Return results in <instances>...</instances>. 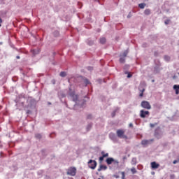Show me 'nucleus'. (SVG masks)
<instances>
[{
  "instance_id": "1",
  "label": "nucleus",
  "mask_w": 179,
  "mask_h": 179,
  "mask_svg": "<svg viewBox=\"0 0 179 179\" xmlns=\"http://www.w3.org/2000/svg\"><path fill=\"white\" fill-rule=\"evenodd\" d=\"M116 134L119 138H122L125 140L128 139V136L125 134L124 129H117L116 131Z\"/></svg>"
},
{
  "instance_id": "2",
  "label": "nucleus",
  "mask_w": 179,
  "mask_h": 179,
  "mask_svg": "<svg viewBox=\"0 0 179 179\" xmlns=\"http://www.w3.org/2000/svg\"><path fill=\"white\" fill-rule=\"evenodd\" d=\"M76 173L77 169L76 167H69L66 172V174L71 176H76Z\"/></svg>"
},
{
  "instance_id": "3",
  "label": "nucleus",
  "mask_w": 179,
  "mask_h": 179,
  "mask_svg": "<svg viewBox=\"0 0 179 179\" xmlns=\"http://www.w3.org/2000/svg\"><path fill=\"white\" fill-rule=\"evenodd\" d=\"M88 166H89V168H90L91 169L94 170V169L96 168V166H97V162H96V161L93 160V159H90V160L88 162Z\"/></svg>"
},
{
  "instance_id": "4",
  "label": "nucleus",
  "mask_w": 179,
  "mask_h": 179,
  "mask_svg": "<svg viewBox=\"0 0 179 179\" xmlns=\"http://www.w3.org/2000/svg\"><path fill=\"white\" fill-rule=\"evenodd\" d=\"M141 107L146 110H150L152 108L150 103L148 101H143L141 102Z\"/></svg>"
},
{
  "instance_id": "5",
  "label": "nucleus",
  "mask_w": 179,
  "mask_h": 179,
  "mask_svg": "<svg viewBox=\"0 0 179 179\" xmlns=\"http://www.w3.org/2000/svg\"><path fill=\"white\" fill-rule=\"evenodd\" d=\"M146 115L149 116V111L148 110L145 111L143 110H141L140 111V117L141 118H145Z\"/></svg>"
},
{
  "instance_id": "6",
  "label": "nucleus",
  "mask_w": 179,
  "mask_h": 179,
  "mask_svg": "<svg viewBox=\"0 0 179 179\" xmlns=\"http://www.w3.org/2000/svg\"><path fill=\"white\" fill-rule=\"evenodd\" d=\"M155 140L154 139H150V140H143L141 141V145H148L150 144L151 143H153Z\"/></svg>"
},
{
  "instance_id": "7",
  "label": "nucleus",
  "mask_w": 179,
  "mask_h": 179,
  "mask_svg": "<svg viewBox=\"0 0 179 179\" xmlns=\"http://www.w3.org/2000/svg\"><path fill=\"white\" fill-rule=\"evenodd\" d=\"M101 155H102V156L99 157L100 162H102L104 160V158L109 157V154L108 153L105 154V152L103 151L101 152Z\"/></svg>"
},
{
  "instance_id": "8",
  "label": "nucleus",
  "mask_w": 179,
  "mask_h": 179,
  "mask_svg": "<svg viewBox=\"0 0 179 179\" xmlns=\"http://www.w3.org/2000/svg\"><path fill=\"white\" fill-rule=\"evenodd\" d=\"M138 90L141 92V94H139V96L143 97V92H145V87L143 86V85H141L140 87H138Z\"/></svg>"
},
{
  "instance_id": "9",
  "label": "nucleus",
  "mask_w": 179,
  "mask_h": 179,
  "mask_svg": "<svg viewBox=\"0 0 179 179\" xmlns=\"http://www.w3.org/2000/svg\"><path fill=\"white\" fill-rule=\"evenodd\" d=\"M159 166H160V164H159L156 162H151V168L152 169H159Z\"/></svg>"
},
{
  "instance_id": "10",
  "label": "nucleus",
  "mask_w": 179,
  "mask_h": 179,
  "mask_svg": "<svg viewBox=\"0 0 179 179\" xmlns=\"http://www.w3.org/2000/svg\"><path fill=\"white\" fill-rule=\"evenodd\" d=\"M69 95L73 99V101H77L78 100V96L76 95L74 92L70 93Z\"/></svg>"
},
{
  "instance_id": "11",
  "label": "nucleus",
  "mask_w": 179,
  "mask_h": 179,
  "mask_svg": "<svg viewBox=\"0 0 179 179\" xmlns=\"http://www.w3.org/2000/svg\"><path fill=\"white\" fill-rule=\"evenodd\" d=\"M115 162V159L113 157H108L106 159V164L108 165H111Z\"/></svg>"
},
{
  "instance_id": "12",
  "label": "nucleus",
  "mask_w": 179,
  "mask_h": 179,
  "mask_svg": "<svg viewBox=\"0 0 179 179\" xmlns=\"http://www.w3.org/2000/svg\"><path fill=\"white\" fill-rule=\"evenodd\" d=\"M113 164L115 168L118 169L119 168V165H120V162L117 159H114Z\"/></svg>"
},
{
  "instance_id": "13",
  "label": "nucleus",
  "mask_w": 179,
  "mask_h": 179,
  "mask_svg": "<svg viewBox=\"0 0 179 179\" xmlns=\"http://www.w3.org/2000/svg\"><path fill=\"white\" fill-rule=\"evenodd\" d=\"M173 90L176 91V94H179V85H173Z\"/></svg>"
},
{
  "instance_id": "14",
  "label": "nucleus",
  "mask_w": 179,
  "mask_h": 179,
  "mask_svg": "<svg viewBox=\"0 0 179 179\" xmlns=\"http://www.w3.org/2000/svg\"><path fill=\"white\" fill-rule=\"evenodd\" d=\"M108 166L106 165H100L99 168L98 169V171L100 172L102 170H107Z\"/></svg>"
},
{
  "instance_id": "15",
  "label": "nucleus",
  "mask_w": 179,
  "mask_h": 179,
  "mask_svg": "<svg viewBox=\"0 0 179 179\" xmlns=\"http://www.w3.org/2000/svg\"><path fill=\"white\" fill-rule=\"evenodd\" d=\"M145 6H146V3H139V4H138V7H139L140 8H141V9L145 8Z\"/></svg>"
},
{
  "instance_id": "16",
  "label": "nucleus",
  "mask_w": 179,
  "mask_h": 179,
  "mask_svg": "<svg viewBox=\"0 0 179 179\" xmlns=\"http://www.w3.org/2000/svg\"><path fill=\"white\" fill-rule=\"evenodd\" d=\"M59 76L62 78H65L66 76V73L65 71H62L59 73Z\"/></svg>"
},
{
  "instance_id": "17",
  "label": "nucleus",
  "mask_w": 179,
  "mask_h": 179,
  "mask_svg": "<svg viewBox=\"0 0 179 179\" xmlns=\"http://www.w3.org/2000/svg\"><path fill=\"white\" fill-rule=\"evenodd\" d=\"M101 44H105L106 43V38H101L100 39Z\"/></svg>"
},
{
  "instance_id": "18",
  "label": "nucleus",
  "mask_w": 179,
  "mask_h": 179,
  "mask_svg": "<svg viewBox=\"0 0 179 179\" xmlns=\"http://www.w3.org/2000/svg\"><path fill=\"white\" fill-rule=\"evenodd\" d=\"M144 14L146 15H149L150 14V9H145L144 11Z\"/></svg>"
},
{
  "instance_id": "19",
  "label": "nucleus",
  "mask_w": 179,
  "mask_h": 179,
  "mask_svg": "<svg viewBox=\"0 0 179 179\" xmlns=\"http://www.w3.org/2000/svg\"><path fill=\"white\" fill-rule=\"evenodd\" d=\"M125 61H126L125 57H120V62L121 64H124Z\"/></svg>"
},
{
  "instance_id": "20",
  "label": "nucleus",
  "mask_w": 179,
  "mask_h": 179,
  "mask_svg": "<svg viewBox=\"0 0 179 179\" xmlns=\"http://www.w3.org/2000/svg\"><path fill=\"white\" fill-rule=\"evenodd\" d=\"M131 171L132 174H136L137 173L136 169H135V167L131 168Z\"/></svg>"
},
{
  "instance_id": "21",
  "label": "nucleus",
  "mask_w": 179,
  "mask_h": 179,
  "mask_svg": "<svg viewBox=\"0 0 179 179\" xmlns=\"http://www.w3.org/2000/svg\"><path fill=\"white\" fill-rule=\"evenodd\" d=\"M131 165H136V158H132Z\"/></svg>"
},
{
  "instance_id": "22",
  "label": "nucleus",
  "mask_w": 179,
  "mask_h": 179,
  "mask_svg": "<svg viewBox=\"0 0 179 179\" xmlns=\"http://www.w3.org/2000/svg\"><path fill=\"white\" fill-rule=\"evenodd\" d=\"M84 83L85 84V86H87V85L90 84V82L88 79H85L84 80Z\"/></svg>"
},
{
  "instance_id": "23",
  "label": "nucleus",
  "mask_w": 179,
  "mask_h": 179,
  "mask_svg": "<svg viewBox=\"0 0 179 179\" xmlns=\"http://www.w3.org/2000/svg\"><path fill=\"white\" fill-rule=\"evenodd\" d=\"M122 174V179H126V175L124 171L121 172Z\"/></svg>"
},
{
  "instance_id": "24",
  "label": "nucleus",
  "mask_w": 179,
  "mask_h": 179,
  "mask_svg": "<svg viewBox=\"0 0 179 179\" xmlns=\"http://www.w3.org/2000/svg\"><path fill=\"white\" fill-rule=\"evenodd\" d=\"M127 55H128V51H124V52H123V54H122V57H123L124 58H126V57H127Z\"/></svg>"
},
{
  "instance_id": "25",
  "label": "nucleus",
  "mask_w": 179,
  "mask_h": 179,
  "mask_svg": "<svg viewBox=\"0 0 179 179\" xmlns=\"http://www.w3.org/2000/svg\"><path fill=\"white\" fill-rule=\"evenodd\" d=\"M164 59H165V61L169 62V61H170V57L169 56H164Z\"/></svg>"
},
{
  "instance_id": "26",
  "label": "nucleus",
  "mask_w": 179,
  "mask_h": 179,
  "mask_svg": "<svg viewBox=\"0 0 179 179\" xmlns=\"http://www.w3.org/2000/svg\"><path fill=\"white\" fill-rule=\"evenodd\" d=\"M156 125H157V123H155V124L151 123V124H150V126L151 128H154Z\"/></svg>"
},
{
  "instance_id": "27",
  "label": "nucleus",
  "mask_w": 179,
  "mask_h": 179,
  "mask_svg": "<svg viewBox=\"0 0 179 179\" xmlns=\"http://www.w3.org/2000/svg\"><path fill=\"white\" fill-rule=\"evenodd\" d=\"M132 78V74L129 73L128 75H127V78Z\"/></svg>"
},
{
  "instance_id": "28",
  "label": "nucleus",
  "mask_w": 179,
  "mask_h": 179,
  "mask_svg": "<svg viewBox=\"0 0 179 179\" xmlns=\"http://www.w3.org/2000/svg\"><path fill=\"white\" fill-rule=\"evenodd\" d=\"M114 178H115L116 179L120 178V176L118 175H114Z\"/></svg>"
},
{
  "instance_id": "29",
  "label": "nucleus",
  "mask_w": 179,
  "mask_h": 179,
  "mask_svg": "<svg viewBox=\"0 0 179 179\" xmlns=\"http://www.w3.org/2000/svg\"><path fill=\"white\" fill-rule=\"evenodd\" d=\"M129 127H131V128H133L134 127V124L132 123H130L129 124Z\"/></svg>"
},
{
  "instance_id": "30",
  "label": "nucleus",
  "mask_w": 179,
  "mask_h": 179,
  "mask_svg": "<svg viewBox=\"0 0 179 179\" xmlns=\"http://www.w3.org/2000/svg\"><path fill=\"white\" fill-rule=\"evenodd\" d=\"M169 20L165 21V24H169Z\"/></svg>"
},
{
  "instance_id": "31",
  "label": "nucleus",
  "mask_w": 179,
  "mask_h": 179,
  "mask_svg": "<svg viewBox=\"0 0 179 179\" xmlns=\"http://www.w3.org/2000/svg\"><path fill=\"white\" fill-rule=\"evenodd\" d=\"M177 162H178L177 160H174V161H173V164H176Z\"/></svg>"
},
{
  "instance_id": "32",
  "label": "nucleus",
  "mask_w": 179,
  "mask_h": 179,
  "mask_svg": "<svg viewBox=\"0 0 179 179\" xmlns=\"http://www.w3.org/2000/svg\"><path fill=\"white\" fill-rule=\"evenodd\" d=\"M16 59H20V56H16Z\"/></svg>"
},
{
  "instance_id": "33",
  "label": "nucleus",
  "mask_w": 179,
  "mask_h": 179,
  "mask_svg": "<svg viewBox=\"0 0 179 179\" xmlns=\"http://www.w3.org/2000/svg\"><path fill=\"white\" fill-rule=\"evenodd\" d=\"M91 117H92L91 115H88V116H87V119H90Z\"/></svg>"
},
{
  "instance_id": "34",
  "label": "nucleus",
  "mask_w": 179,
  "mask_h": 179,
  "mask_svg": "<svg viewBox=\"0 0 179 179\" xmlns=\"http://www.w3.org/2000/svg\"><path fill=\"white\" fill-rule=\"evenodd\" d=\"M0 23H2V19L0 17Z\"/></svg>"
},
{
  "instance_id": "35",
  "label": "nucleus",
  "mask_w": 179,
  "mask_h": 179,
  "mask_svg": "<svg viewBox=\"0 0 179 179\" xmlns=\"http://www.w3.org/2000/svg\"><path fill=\"white\" fill-rule=\"evenodd\" d=\"M155 137H157V134L155 133Z\"/></svg>"
},
{
  "instance_id": "36",
  "label": "nucleus",
  "mask_w": 179,
  "mask_h": 179,
  "mask_svg": "<svg viewBox=\"0 0 179 179\" xmlns=\"http://www.w3.org/2000/svg\"><path fill=\"white\" fill-rule=\"evenodd\" d=\"M92 69V68L91 67H89V70H91Z\"/></svg>"
},
{
  "instance_id": "37",
  "label": "nucleus",
  "mask_w": 179,
  "mask_h": 179,
  "mask_svg": "<svg viewBox=\"0 0 179 179\" xmlns=\"http://www.w3.org/2000/svg\"><path fill=\"white\" fill-rule=\"evenodd\" d=\"M113 117H115V115H113Z\"/></svg>"
},
{
  "instance_id": "38",
  "label": "nucleus",
  "mask_w": 179,
  "mask_h": 179,
  "mask_svg": "<svg viewBox=\"0 0 179 179\" xmlns=\"http://www.w3.org/2000/svg\"><path fill=\"white\" fill-rule=\"evenodd\" d=\"M1 27V24H0V27Z\"/></svg>"
},
{
  "instance_id": "39",
  "label": "nucleus",
  "mask_w": 179,
  "mask_h": 179,
  "mask_svg": "<svg viewBox=\"0 0 179 179\" xmlns=\"http://www.w3.org/2000/svg\"><path fill=\"white\" fill-rule=\"evenodd\" d=\"M98 179H101V178H99Z\"/></svg>"
},
{
  "instance_id": "40",
  "label": "nucleus",
  "mask_w": 179,
  "mask_h": 179,
  "mask_svg": "<svg viewBox=\"0 0 179 179\" xmlns=\"http://www.w3.org/2000/svg\"><path fill=\"white\" fill-rule=\"evenodd\" d=\"M178 75H179V73H178Z\"/></svg>"
}]
</instances>
